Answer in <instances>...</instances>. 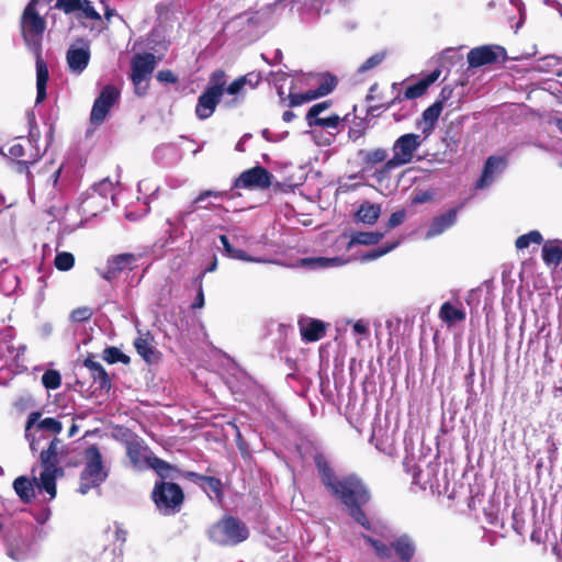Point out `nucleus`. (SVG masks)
Here are the masks:
<instances>
[{
    "label": "nucleus",
    "mask_w": 562,
    "mask_h": 562,
    "mask_svg": "<svg viewBox=\"0 0 562 562\" xmlns=\"http://www.w3.org/2000/svg\"><path fill=\"white\" fill-rule=\"evenodd\" d=\"M315 462L321 473L322 482L327 490L348 507L350 516L358 524L367 530L375 531L374 527H372L366 514L360 508L370 498L362 482L352 475L338 479L333 473L326 460L321 456L316 457Z\"/></svg>",
    "instance_id": "obj_1"
},
{
    "label": "nucleus",
    "mask_w": 562,
    "mask_h": 562,
    "mask_svg": "<svg viewBox=\"0 0 562 562\" xmlns=\"http://www.w3.org/2000/svg\"><path fill=\"white\" fill-rule=\"evenodd\" d=\"M36 0H32L23 11L21 30L26 46L36 56V103L46 98V85L49 78L46 63L41 58L42 38L46 23L35 11Z\"/></svg>",
    "instance_id": "obj_2"
},
{
    "label": "nucleus",
    "mask_w": 562,
    "mask_h": 562,
    "mask_svg": "<svg viewBox=\"0 0 562 562\" xmlns=\"http://www.w3.org/2000/svg\"><path fill=\"white\" fill-rule=\"evenodd\" d=\"M83 459L85 467L80 474L78 491L81 494H87L106 480L108 470L103 464L102 454L95 446H90L85 450Z\"/></svg>",
    "instance_id": "obj_3"
},
{
    "label": "nucleus",
    "mask_w": 562,
    "mask_h": 562,
    "mask_svg": "<svg viewBox=\"0 0 562 562\" xmlns=\"http://www.w3.org/2000/svg\"><path fill=\"white\" fill-rule=\"evenodd\" d=\"M60 440L55 438L50 441L47 450L41 452V462L43 471L40 474V480L36 481L37 490L44 491L49 495V499L56 496V479L63 475V470L57 467L58 448Z\"/></svg>",
    "instance_id": "obj_4"
},
{
    "label": "nucleus",
    "mask_w": 562,
    "mask_h": 562,
    "mask_svg": "<svg viewBox=\"0 0 562 562\" xmlns=\"http://www.w3.org/2000/svg\"><path fill=\"white\" fill-rule=\"evenodd\" d=\"M209 535L218 544L236 546L248 538L249 531L243 521L228 516L213 525Z\"/></svg>",
    "instance_id": "obj_5"
},
{
    "label": "nucleus",
    "mask_w": 562,
    "mask_h": 562,
    "mask_svg": "<svg viewBox=\"0 0 562 562\" xmlns=\"http://www.w3.org/2000/svg\"><path fill=\"white\" fill-rule=\"evenodd\" d=\"M153 499L162 514L170 515L180 510L183 492L176 483L161 482L155 485Z\"/></svg>",
    "instance_id": "obj_6"
},
{
    "label": "nucleus",
    "mask_w": 562,
    "mask_h": 562,
    "mask_svg": "<svg viewBox=\"0 0 562 562\" xmlns=\"http://www.w3.org/2000/svg\"><path fill=\"white\" fill-rule=\"evenodd\" d=\"M157 65L154 54H136L131 61V79L135 86V92L144 95L147 91V82Z\"/></svg>",
    "instance_id": "obj_7"
},
{
    "label": "nucleus",
    "mask_w": 562,
    "mask_h": 562,
    "mask_svg": "<svg viewBox=\"0 0 562 562\" xmlns=\"http://www.w3.org/2000/svg\"><path fill=\"white\" fill-rule=\"evenodd\" d=\"M41 413L33 412L29 415L26 422L25 436L33 451L36 450V443L43 438L44 432L57 435L63 429L61 423L56 418L46 417L41 419Z\"/></svg>",
    "instance_id": "obj_8"
},
{
    "label": "nucleus",
    "mask_w": 562,
    "mask_h": 562,
    "mask_svg": "<svg viewBox=\"0 0 562 562\" xmlns=\"http://www.w3.org/2000/svg\"><path fill=\"white\" fill-rule=\"evenodd\" d=\"M419 134L407 133L400 136L392 145V158L390 166H405L413 161L416 151L425 142Z\"/></svg>",
    "instance_id": "obj_9"
},
{
    "label": "nucleus",
    "mask_w": 562,
    "mask_h": 562,
    "mask_svg": "<svg viewBox=\"0 0 562 562\" xmlns=\"http://www.w3.org/2000/svg\"><path fill=\"white\" fill-rule=\"evenodd\" d=\"M223 195L222 192L205 190L202 191L193 201L192 205L186 211L179 212L173 218H168V235L169 239L175 240L179 237H183L186 235V229L188 228V222L194 216L195 213V204H200L204 202L207 198H221Z\"/></svg>",
    "instance_id": "obj_10"
},
{
    "label": "nucleus",
    "mask_w": 562,
    "mask_h": 562,
    "mask_svg": "<svg viewBox=\"0 0 562 562\" xmlns=\"http://www.w3.org/2000/svg\"><path fill=\"white\" fill-rule=\"evenodd\" d=\"M119 99L120 90L115 86L108 85L103 87L91 109V124L94 126L101 125L105 121L111 109L119 102Z\"/></svg>",
    "instance_id": "obj_11"
},
{
    "label": "nucleus",
    "mask_w": 562,
    "mask_h": 562,
    "mask_svg": "<svg viewBox=\"0 0 562 562\" xmlns=\"http://www.w3.org/2000/svg\"><path fill=\"white\" fill-rule=\"evenodd\" d=\"M506 57V50L499 45H482L472 48L467 56L470 67L477 68L485 65L493 64L499 58Z\"/></svg>",
    "instance_id": "obj_12"
},
{
    "label": "nucleus",
    "mask_w": 562,
    "mask_h": 562,
    "mask_svg": "<svg viewBox=\"0 0 562 562\" xmlns=\"http://www.w3.org/2000/svg\"><path fill=\"white\" fill-rule=\"evenodd\" d=\"M90 60V46L85 41L72 44L66 54V61L70 72L80 75L88 67Z\"/></svg>",
    "instance_id": "obj_13"
},
{
    "label": "nucleus",
    "mask_w": 562,
    "mask_h": 562,
    "mask_svg": "<svg viewBox=\"0 0 562 562\" xmlns=\"http://www.w3.org/2000/svg\"><path fill=\"white\" fill-rule=\"evenodd\" d=\"M234 186L236 188L266 189L271 186V175L263 167L257 166L241 172Z\"/></svg>",
    "instance_id": "obj_14"
},
{
    "label": "nucleus",
    "mask_w": 562,
    "mask_h": 562,
    "mask_svg": "<svg viewBox=\"0 0 562 562\" xmlns=\"http://www.w3.org/2000/svg\"><path fill=\"white\" fill-rule=\"evenodd\" d=\"M5 553L15 562H24L35 555V550L26 539L13 535L7 539Z\"/></svg>",
    "instance_id": "obj_15"
},
{
    "label": "nucleus",
    "mask_w": 562,
    "mask_h": 562,
    "mask_svg": "<svg viewBox=\"0 0 562 562\" xmlns=\"http://www.w3.org/2000/svg\"><path fill=\"white\" fill-rule=\"evenodd\" d=\"M126 453L132 465L137 470L147 469L153 456L148 447L137 437L126 441Z\"/></svg>",
    "instance_id": "obj_16"
},
{
    "label": "nucleus",
    "mask_w": 562,
    "mask_h": 562,
    "mask_svg": "<svg viewBox=\"0 0 562 562\" xmlns=\"http://www.w3.org/2000/svg\"><path fill=\"white\" fill-rule=\"evenodd\" d=\"M442 109V101H436L423 112L420 120L417 121L416 126L420 130L424 139H427L431 135Z\"/></svg>",
    "instance_id": "obj_17"
},
{
    "label": "nucleus",
    "mask_w": 562,
    "mask_h": 562,
    "mask_svg": "<svg viewBox=\"0 0 562 562\" xmlns=\"http://www.w3.org/2000/svg\"><path fill=\"white\" fill-rule=\"evenodd\" d=\"M335 87V81L333 78H327L319 85V87L315 90H310L305 93H293L290 92V105L291 106H297L303 103L313 101L317 98L324 97L333 91Z\"/></svg>",
    "instance_id": "obj_18"
},
{
    "label": "nucleus",
    "mask_w": 562,
    "mask_h": 562,
    "mask_svg": "<svg viewBox=\"0 0 562 562\" xmlns=\"http://www.w3.org/2000/svg\"><path fill=\"white\" fill-rule=\"evenodd\" d=\"M302 339L305 341H317L324 337L326 325L318 319L302 318L299 322Z\"/></svg>",
    "instance_id": "obj_19"
},
{
    "label": "nucleus",
    "mask_w": 562,
    "mask_h": 562,
    "mask_svg": "<svg viewBox=\"0 0 562 562\" xmlns=\"http://www.w3.org/2000/svg\"><path fill=\"white\" fill-rule=\"evenodd\" d=\"M505 166L506 162L503 158L494 156L490 157L486 160L483 173L476 183V188L484 189L488 187L494 181L495 177L505 169Z\"/></svg>",
    "instance_id": "obj_20"
},
{
    "label": "nucleus",
    "mask_w": 562,
    "mask_h": 562,
    "mask_svg": "<svg viewBox=\"0 0 562 562\" xmlns=\"http://www.w3.org/2000/svg\"><path fill=\"white\" fill-rule=\"evenodd\" d=\"M221 95L205 90L198 99L195 114L200 120H206L214 113L221 101Z\"/></svg>",
    "instance_id": "obj_21"
},
{
    "label": "nucleus",
    "mask_w": 562,
    "mask_h": 562,
    "mask_svg": "<svg viewBox=\"0 0 562 562\" xmlns=\"http://www.w3.org/2000/svg\"><path fill=\"white\" fill-rule=\"evenodd\" d=\"M154 338L149 333L139 334L134 340L137 353L148 363H154L158 359V353L153 345Z\"/></svg>",
    "instance_id": "obj_22"
},
{
    "label": "nucleus",
    "mask_w": 562,
    "mask_h": 562,
    "mask_svg": "<svg viewBox=\"0 0 562 562\" xmlns=\"http://www.w3.org/2000/svg\"><path fill=\"white\" fill-rule=\"evenodd\" d=\"M457 221V211L450 210L447 213L435 217L426 232L425 238L430 239L435 236L442 234L446 229L451 227Z\"/></svg>",
    "instance_id": "obj_23"
},
{
    "label": "nucleus",
    "mask_w": 562,
    "mask_h": 562,
    "mask_svg": "<svg viewBox=\"0 0 562 562\" xmlns=\"http://www.w3.org/2000/svg\"><path fill=\"white\" fill-rule=\"evenodd\" d=\"M542 259L548 267L557 268L562 262V241L555 239L544 243Z\"/></svg>",
    "instance_id": "obj_24"
},
{
    "label": "nucleus",
    "mask_w": 562,
    "mask_h": 562,
    "mask_svg": "<svg viewBox=\"0 0 562 562\" xmlns=\"http://www.w3.org/2000/svg\"><path fill=\"white\" fill-rule=\"evenodd\" d=\"M40 477L33 476V480H30L26 476H19L13 482V488L18 496L24 502L29 503L31 502L34 496L35 492L34 488H37L36 481H38Z\"/></svg>",
    "instance_id": "obj_25"
},
{
    "label": "nucleus",
    "mask_w": 562,
    "mask_h": 562,
    "mask_svg": "<svg viewBox=\"0 0 562 562\" xmlns=\"http://www.w3.org/2000/svg\"><path fill=\"white\" fill-rule=\"evenodd\" d=\"M109 207V201L92 191L88 193L81 203V211L89 216H95L98 213Z\"/></svg>",
    "instance_id": "obj_26"
},
{
    "label": "nucleus",
    "mask_w": 562,
    "mask_h": 562,
    "mask_svg": "<svg viewBox=\"0 0 562 562\" xmlns=\"http://www.w3.org/2000/svg\"><path fill=\"white\" fill-rule=\"evenodd\" d=\"M380 214L381 206L379 204L364 202L357 211L356 218L363 224L373 225L378 221Z\"/></svg>",
    "instance_id": "obj_27"
},
{
    "label": "nucleus",
    "mask_w": 562,
    "mask_h": 562,
    "mask_svg": "<svg viewBox=\"0 0 562 562\" xmlns=\"http://www.w3.org/2000/svg\"><path fill=\"white\" fill-rule=\"evenodd\" d=\"M85 367L89 369L94 383H98L100 389H110V378L101 363L86 359Z\"/></svg>",
    "instance_id": "obj_28"
},
{
    "label": "nucleus",
    "mask_w": 562,
    "mask_h": 562,
    "mask_svg": "<svg viewBox=\"0 0 562 562\" xmlns=\"http://www.w3.org/2000/svg\"><path fill=\"white\" fill-rule=\"evenodd\" d=\"M220 240L224 247L225 254L232 259L246 262H267L265 259L248 256L244 250L233 247L226 235H221Z\"/></svg>",
    "instance_id": "obj_29"
},
{
    "label": "nucleus",
    "mask_w": 562,
    "mask_h": 562,
    "mask_svg": "<svg viewBox=\"0 0 562 562\" xmlns=\"http://www.w3.org/2000/svg\"><path fill=\"white\" fill-rule=\"evenodd\" d=\"M384 234L380 232H358L351 235L350 241L348 243V249H350L353 245H376L382 238Z\"/></svg>",
    "instance_id": "obj_30"
},
{
    "label": "nucleus",
    "mask_w": 562,
    "mask_h": 562,
    "mask_svg": "<svg viewBox=\"0 0 562 562\" xmlns=\"http://www.w3.org/2000/svg\"><path fill=\"white\" fill-rule=\"evenodd\" d=\"M392 548L395 550L402 562H409L415 552V547L412 540L405 536L400 537L392 542Z\"/></svg>",
    "instance_id": "obj_31"
},
{
    "label": "nucleus",
    "mask_w": 562,
    "mask_h": 562,
    "mask_svg": "<svg viewBox=\"0 0 562 562\" xmlns=\"http://www.w3.org/2000/svg\"><path fill=\"white\" fill-rule=\"evenodd\" d=\"M439 317L446 323L454 324L457 322L464 321L465 313L462 310L454 307L449 302H446L440 307Z\"/></svg>",
    "instance_id": "obj_32"
},
{
    "label": "nucleus",
    "mask_w": 562,
    "mask_h": 562,
    "mask_svg": "<svg viewBox=\"0 0 562 562\" xmlns=\"http://www.w3.org/2000/svg\"><path fill=\"white\" fill-rule=\"evenodd\" d=\"M19 286V278L13 271H3L0 273V290L5 294L10 295Z\"/></svg>",
    "instance_id": "obj_33"
},
{
    "label": "nucleus",
    "mask_w": 562,
    "mask_h": 562,
    "mask_svg": "<svg viewBox=\"0 0 562 562\" xmlns=\"http://www.w3.org/2000/svg\"><path fill=\"white\" fill-rule=\"evenodd\" d=\"M225 83H226L225 72L223 70H215L211 75L209 86L205 90H209V91L214 92L222 97L225 91V89H224Z\"/></svg>",
    "instance_id": "obj_34"
},
{
    "label": "nucleus",
    "mask_w": 562,
    "mask_h": 562,
    "mask_svg": "<svg viewBox=\"0 0 562 562\" xmlns=\"http://www.w3.org/2000/svg\"><path fill=\"white\" fill-rule=\"evenodd\" d=\"M134 262V256L130 254H122L115 256L111 260H109V272L116 273L120 272L127 267H130Z\"/></svg>",
    "instance_id": "obj_35"
},
{
    "label": "nucleus",
    "mask_w": 562,
    "mask_h": 562,
    "mask_svg": "<svg viewBox=\"0 0 562 562\" xmlns=\"http://www.w3.org/2000/svg\"><path fill=\"white\" fill-rule=\"evenodd\" d=\"M114 183L110 179H103L98 184L93 187L92 192L100 194L106 201L114 203L115 193H114Z\"/></svg>",
    "instance_id": "obj_36"
},
{
    "label": "nucleus",
    "mask_w": 562,
    "mask_h": 562,
    "mask_svg": "<svg viewBox=\"0 0 562 562\" xmlns=\"http://www.w3.org/2000/svg\"><path fill=\"white\" fill-rule=\"evenodd\" d=\"M543 240L542 235L538 231H531L527 234L519 236L516 239L515 246L517 249L522 250L529 247L530 244H541Z\"/></svg>",
    "instance_id": "obj_37"
},
{
    "label": "nucleus",
    "mask_w": 562,
    "mask_h": 562,
    "mask_svg": "<svg viewBox=\"0 0 562 562\" xmlns=\"http://www.w3.org/2000/svg\"><path fill=\"white\" fill-rule=\"evenodd\" d=\"M362 160L367 165H376L383 162L387 158V151L384 148H375L372 150H364L360 153Z\"/></svg>",
    "instance_id": "obj_38"
},
{
    "label": "nucleus",
    "mask_w": 562,
    "mask_h": 562,
    "mask_svg": "<svg viewBox=\"0 0 562 562\" xmlns=\"http://www.w3.org/2000/svg\"><path fill=\"white\" fill-rule=\"evenodd\" d=\"M54 265L59 271H68L75 265V257L72 254L68 251L57 252Z\"/></svg>",
    "instance_id": "obj_39"
},
{
    "label": "nucleus",
    "mask_w": 562,
    "mask_h": 562,
    "mask_svg": "<svg viewBox=\"0 0 562 562\" xmlns=\"http://www.w3.org/2000/svg\"><path fill=\"white\" fill-rule=\"evenodd\" d=\"M103 359L111 364L116 363V362H122V363L126 364L130 362V357L124 355L116 347L105 348L103 351Z\"/></svg>",
    "instance_id": "obj_40"
},
{
    "label": "nucleus",
    "mask_w": 562,
    "mask_h": 562,
    "mask_svg": "<svg viewBox=\"0 0 562 562\" xmlns=\"http://www.w3.org/2000/svg\"><path fill=\"white\" fill-rule=\"evenodd\" d=\"M364 540L371 544L376 553V555L381 559H389L392 555V544L386 546L385 543L375 540L369 536H363Z\"/></svg>",
    "instance_id": "obj_41"
},
{
    "label": "nucleus",
    "mask_w": 562,
    "mask_h": 562,
    "mask_svg": "<svg viewBox=\"0 0 562 562\" xmlns=\"http://www.w3.org/2000/svg\"><path fill=\"white\" fill-rule=\"evenodd\" d=\"M42 383L47 390H56L61 384V375L57 370H47L42 375Z\"/></svg>",
    "instance_id": "obj_42"
},
{
    "label": "nucleus",
    "mask_w": 562,
    "mask_h": 562,
    "mask_svg": "<svg viewBox=\"0 0 562 562\" xmlns=\"http://www.w3.org/2000/svg\"><path fill=\"white\" fill-rule=\"evenodd\" d=\"M428 87H429V82L420 80V81L407 87L404 92V95L408 100L419 98L426 92Z\"/></svg>",
    "instance_id": "obj_43"
},
{
    "label": "nucleus",
    "mask_w": 562,
    "mask_h": 562,
    "mask_svg": "<svg viewBox=\"0 0 562 562\" xmlns=\"http://www.w3.org/2000/svg\"><path fill=\"white\" fill-rule=\"evenodd\" d=\"M340 121L339 115L333 114L328 117H317V120H314L308 126H322L328 130H337Z\"/></svg>",
    "instance_id": "obj_44"
},
{
    "label": "nucleus",
    "mask_w": 562,
    "mask_h": 562,
    "mask_svg": "<svg viewBox=\"0 0 562 562\" xmlns=\"http://www.w3.org/2000/svg\"><path fill=\"white\" fill-rule=\"evenodd\" d=\"M385 57V53H376L369 57L362 65L359 66L358 72L362 74L379 66Z\"/></svg>",
    "instance_id": "obj_45"
},
{
    "label": "nucleus",
    "mask_w": 562,
    "mask_h": 562,
    "mask_svg": "<svg viewBox=\"0 0 562 562\" xmlns=\"http://www.w3.org/2000/svg\"><path fill=\"white\" fill-rule=\"evenodd\" d=\"M397 245H398V241H395L386 247H382V248H378V249L368 251L366 255L362 256V260L363 261L375 260V259L386 255L387 252L392 251L393 249H395L397 247Z\"/></svg>",
    "instance_id": "obj_46"
},
{
    "label": "nucleus",
    "mask_w": 562,
    "mask_h": 562,
    "mask_svg": "<svg viewBox=\"0 0 562 562\" xmlns=\"http://www.w3.org/2000/svg\"><path fill=\"white\" fill-rule=\"evenodd\" d=\"M330 106L329 101H323L314 104L306 114L307 124L312 123L317 117H321V114L326 111Z\"/></svg>",
    "instance_id": "obj_47"
},
{
    "label": "nucleus",
    "mask_w": 562,
    "mask_h": 562,
    "mask_svg": "<svg viewBox=\"0 0 562 562\" xmlns=\"http://www.w3.org/2000/svg\"><path fill=\"white\" fill-rule=\"evenodd\" d=\"M81 12V15L89 20L98 21L101 19V15L97 12V10L92 7L91 2L89 0H82L81 1V8L79 10Z\"/></svg>",
    "instance_id": "obj_48"
},
{
    "label": "nucleus",
    "mask_w": 562,
    "mask_h": 562,
    "mask_svg": "<svg viewBox=\"0 0 562 562\" xmlns=\"http://www.w3.org/2000/svg\"><path fill=\"white\" fill-rule=\"evenodd\" d=\"M82 0H57L56 8L63 10L65 13H72L81 8Z\"/></svg>",
    "instance_id": "obj_49"
},
{
    "label": "nucleus",
    "mask_w": 562,
    "mask_h": 562,
    "mask_svg": "<svg viewBox=\"0 0 562 562\" xmlns=\"http://www.w3.org/2000/svg\"><path fill=\"white\" fill-rule=\"evenodd\" d=\"M391 159L386 160L385 164L373 173V177L376 179L378 182H382L385 178L390 176V173L398 168V166H390Z\"/></svg>",
    "instance_id": "obj_50"
},
{
    "label": "nucleus",
    "mask_w": 562,
    "mask_h": 562,
    "mask_svg": "<svg viewBox=\"0 0 562 562\" xmlns=\"http://www.w3.org/2000/svg\"><path fill=\"white\" fill-rule=\"evenodd\" d=\"M148 468H154L157 473L161 476H167L166 471L170 470V465L165 461L151 456Z\"/></svg>",
    "instance_id": "obj_51"
},
{
    "label": "nucleus",
    "mask_w": 562,
    "mask_h": 562,
    "mask_svg": "<svg viewBox=\"0 0 562 562\" xmlns=\"http://www.w3.org/2000/svg\"><path fill=\"white\" fill-rule=\"evenodd\" d=\"M246 79L247 77H240L236 80H234L226 89V92L228 94H232V95H235V94H238L243 88L245 87L246 85Z\"/></svg>",
    "instance_id": "obj_52"
},
{
    "label": "nucleus",
    "mask_w": 562,
    "mask_h": 562,
    "mask_svg": "<svg viewBox=\"0 0 562 562\" xmlns=\"http://www.w3.org/2000/svg\"><path fill=\"white\" fill-rule=\"evenodd\" d=\"M61 171V167H54L50 165V168L48 170V177H47V183L52 186V189H54L57 184L59 175Z\"/></svg>",
    "instance_id": "obj_53"
},
{
    "label": "nucleus",
    "mask_w": 562,
    "mask_h": 562,
    "mask_svg": "<svg viewBox=\"0 0 562 562\" xmlns=\"http://www.w3.org/2000/svg\"><path fill=\"white\" fill-rule=\"evenodd\" d=\"M404 218H405L404 211L394 212L389 218L387 227L394 228V227L401 225L403 223Z\"/></svg>",
    "instance_id": "obj_54"
},
{
    "label": "nucleus",
    "mask_w": 562,
    "mask_h": 562,
    "mask_svg": "<svg viewBox=\"0 0 562 562\" xmlns=\"http://www.w3.org/2000/svg\"><path fill=\"white\" fill-rule=\"evenodd\" d=\"M9 154L11 157L13 158H23L25 157V147L23 144L21 143H15V144H12L10 147H9Z\"/></svg>",
    "instance_id": "obj_55"
},
{
    "label": "nucleus",
    "mask_w": 562,
    "mask_h": 562,
    "mask_svg": "<svg viewBox=\"0 0 562 562\" xmlns=\"http://www.w3.org/2000/svg\"><path fill=\"white\" fill-rule=\"evenodd\" d=\"M352 329L357 335H367L369 333V324L363 319H359L353 323Z\"/></svg>",
    "instance_id": "obj_56"
},
{
    "label": "nucleus",
    "mask_w": 562,
    "mask_h": 562,
    "mask_svg": "<svg viewBox=\"0 0 562 562\" xmlns=\"http://www.w3.org/2000/svg\"><path fill=\"white\" fill-rule=\"evenodd\" d=\"M157 79L161 82L175 83L177 81V77L170 70H160L157 74Z\"/></svg>",
    "instance_id": "obj_57"
},
{
    "label": "nucleus",
    "mask_w": 562,
    "mask_h": 562,
    "mask_svg": "<svg viewBox=\"0 0 562 562\" xmlns=\"http://www.w3.org/2000/svg\"><path fill=\"white\" fill-rule=\"evenodd\" d=\"M244 77H247L246 85L248 83L251 87H256L261 79L260 74H256V72H249V74L245 75Z\"/></svg>",
    "instance_id": "obj_58"
},
{
    "label": "nucleus",
    "mask_w": 562,
    "mask_h": 562,
    "mask_svg": "<svg viewBox=\"0 0 562 562\" xmlns=\"http://www.w3.org/2000/svg\"><path fill=\"white\" fill-rule=\"evenodd\" d=\"M207 482L209 487L215 492L216 494L220 493L221 490V482L217 479L214 477H205L204 479Z\"/></svg>",
    "instance_id": "obj_59"
},
{
    "label": "nucleus",
    "mask_w": 562,
    "mask_h": 562,
    "mask_svg": "<svg viewBox=\"0 0 562 562\" xmlns=\"http://www.w3.org/2000/svg\"><path fill=\"white\" fill-rule=\"evenodd\" d=\"M203 306H204V294H203V290H202V284L200 283L199 292H198L195 302L193 303L192 307L201 308Z\"/></svg>",
    "instance_id": "obj_60"
},
{
    "label": "nucleus",
    "mask_w": 562,
    "mask_h": 562,
    "mask_svg": "<svg viewBox=\"0 0 562 562\" xmlns=\"http://www.w3.org/2000/svg\"><path fill=\"white\" fill-rule=\"evenodd\" d=\"M431 199V193L430 192H420V193H417L413 201L415 203H424V202H427L428 200Z\"/></svg>",
    "instance_id": "obj_61"
},
{
    "label": "nucleus",
    "mask_w": 562,
    "mask_h": 562,
    "mask_svg": "<svg viewBox=\"0 0 562 562\" xmlns=\"http://www.w3.org/2000/svg\"><path fill=\"white\" fill-rule=\"evenodd\" d=\"M251 137L250 134H245L236 144V150L237 151H244L245 150V143Z\"/></svg>",
    "instance_id": "obj_62"
},
{
    "label": "nucleus",
    "mask_w": 562,
    "mask_h": 562,
    "mask_svg": "<svg viewBox=\"0 0 562 562\" xmlns=\"http://www.w3.org/2000/svg\"><path fill=\"white\" fill-rule=\"evenodd\" d=\"M316 260H317V261L321 263V266H323V267H326V266H328L329 263H336V262H338V261H339V259H338V258H334V259L318 258V259H316Z\"/></svg>",
    "instance_id": "obj_63"
},
{
    "label": "nucleus",
    "mask_w": 562,
    "mask_h": 562,
    "mask_svg": "<svg viewBox=\"0 0 562 562\" xmlns=\"http://www.w3.org/2000/svg\"><path fill=\"white\" fill-rule=\"evenodd\" d=\"M295 117V114L292 111H285L282 115L284 122L289 123Z\"/></svg>",
    "instance_id": "obj_64"
}]
</instances>
